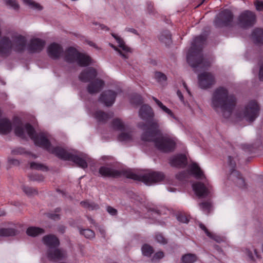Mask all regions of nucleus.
<instances>
[{
	"label": "nucleus",
	"instance_id": "1",
	"mask_svg": "<svg viewBox=\"0 0 263 263\" xmlns=\"http://www.w3.org/2000/svg\"><path fill=\"white\" fill-rule=\"evenodd\" d=\"M140 117L146 122H140L138 127L144 131L141 139L144 141H153L155 146L163 152L174 151L176 143L174 140L167 136H163L159 129L157 120L154 119V113L152 107L147 104L141 106L139 112Z\"/></svg>",
	"mask_w": 263,
	"mask_h": 263
},
{
	"label": "nucleus",
	"instance_id": "2",
	"mask_svg": "<svg viewBox=\"0 0 263 263\" xmlns=\"http://www.w3.org/2000/svg\"><path fill=\"white\" fill-rule=\"evenodd\" d=\"M99 173L103 177L118 178L123 176L147 185L162 181L165 178L164 174L160 172L148 171L143 174H136L130 170L118 171L105 166L100 167Z\"/></svg>",
	"mask_w": 263,
	"mask_h": 263
},
{
	"label": "nucleus",
	"instance_id": "3",
	"mask_svg": "<svg viewBox=\"0 0 263 263\" xmlns=\"http://www.w3.org/2000/svg\"><path fill=\"white\" fill-rule=\"evenodd\" d=\"M14 122L16 124L14 128V133L17 136L24 138L25 137V131L26 130L28 135L33 141L36 145L43 148L57 156L56 152H55L56 151L55 150V148L62 147L60 146H52L50 141L45 133L40 132L38 134L36 133L34 127L30 124L26 123L24 126L22 121L19 118H15Z\"/></svg>",
	"mask_w": 263,
	"mask_h": 263
},
{
	"label": "nucleus",
	"instance_id": "4",
	"mask_svg": "<svg viewBox=\"0 0 263 263\" xmlns=\"http://www.w3.org/2000/svg\"><path fill=\"white\" fill-rule=\"evenodd\" d=\"M236 104L235 97L229 95L226 88L219 87L214 91L212 99V107L216 111H220L224 118L230 117Z\"/></svg>",
	"mask_w": 263,
	"mask_h": 263
},
{
	"label": "nucleus",
	"instance_id": "5",
	"mask_svg": "<svg viewBox=\"0 0 263 263\" xmlns=\"http://www.w3.org/2000/svg\"><path fill=\"white\" fill-rule=\"evenodd\" d=\"M205 41L206 37L204 35L196 36L187 54V62L194 68L195 71L198 70V69L204 70L211 65L210 61L204 59L202 54V49Z\"/></svg>",
	"mask_w": 263,
	"mask_h": 263
},
{
	"label": "nucleus",
	"instance_id": "6",
	"mask_svg": "<svg viewBox=\"0 0 263 263\" xmlns=\"http://www.w3.org/2000/svg\"><path fill=\"white\" fill-rule=\"evenodd\" d=\"M11 40L8 36H3L0 40V56L8 57L12 50L17 53L23 52L27 45L25 36L18 33H13Z\"/></svg>",
	"mask_w": 263,
	"mask_h": 263
},
{
	"label": "nucleus",
	"instance_id": "7",
	"mask_svg": "<svg viewBox=\"0 0 263 263\" xmlns=\"http://www.w3.org/2000/svg\"><path fill=\"white\" fill-rule=\"evenodd\" d=\"M55 150L56 151L55 152H56L57 157L59 158L64 160L71 161L77 166L83 168L87 167V163L84 158L69 153L63 148H57Z\"/></svg>",
	"mask_w": 263,
	"mask_h": 263
},
{
	"label": "nucleus",
	"instance_id": "8",
	"mask_svg": "<svg viewBox=\"0 0 263 263\" xmlns=\"http://www.w3.org/2000/svg\"><path fill=\"white\" fill-rule=\"evenodd\" d=\"M256 22V16L255 13L250 10H245L238 15L236 23L239 27L247 29L253 27Z\"/></svg>",
	"mask_w": 263,
	"mask_h": 263
},
{
	"label": "nucleus",
	"instance_id": "9",
	"mask_svg": "<svg viewBox=\"0 0 263 263\" xmlns=\"http://www.w3.org/2000/svg\"><path fill=\"white\" fill-rule=\"evenodd\" d=\"M260 109L258 102L255 100H251L245 106L241 116L247 121L252 122L258 117Z\"/></svg>",
	"mask_w": 263,
	"mask_h": 263
},
{
	"label": "nucleus",
	"instance_id": "10",
	"mask_svg": "<svg viewBox=\"0 0 263 263\" xmlns=\"http://www.w3.org/2000/svg\"><path fill=\"white\" fill-rule=\"evenodd\" d=\"M234 15L232 12L226 9L221 11L214 20V25L216 27H230L232 25Z\"/></svg>",
	"mask_w": 263,
	"mask_h": 263
},
{
	"label": "nucleus",
	"instance_id": "11",
	"mask_svg": "<svg viewBox=\"0 0 263 263\" xmlns=\"http://www.w3.org/2000/svg\"><path fill=\"white\" fill-rule=\"evenodd\" d=\"M228 163L231 167V173L229 176V179L234 181L239 187H245L246 184L245 179L240 173L235 170L236 164L232 156H229Z\"/></svg>",
	"mask_w": 263,
	"mask_h": 263
},
{
	"label": "nucleus",
	"instance_id": "12",
	"mask_svg": "<svg viewBox=\"0 0 263 263\" xmlns=\"http://www.w3.org/2000/svg\"><path fill=\"white\" fill-rule=\"evenodd\" d=\"M199 86L202 89L211 87L215 83L214 75L211 72H203L198 76Z\"/></svg>",
	"mask_w": 263,
	"mask_h": 263
},
{
	"label": "nucleus",
	"instance_id": "13",
	"mask_svg": "<svg viewBox=\"0 0 263 263\" xmlns=\"http://www.w3.org/2000/svg\"><path fill=\"white\" fill-rule=\"evenodd\" d=\"M45 45V42L39 38H34L30 40L27 46V50L29 53H38L41 52Z\"/></svg>",
	"mask_w": 263,
	"mask_h": 263
},
{
	"label": "nucleus",
	"instance_id": "14",
	"mask_svg": "<svg viewBox=\"0 0 263 263\" xmlns=\"http://www.w3.org/2000/svg\"><path fill=\"white\" fill-rule=\"evenodd\" d=\"M117 97L116 92L108 90L103 92L100 97L99 100L106 106H111L115 102Z\"/></svg>",
	"mask_w": 263,
	"mask_h": 263
},
{
	"label": "nucleus",
	"instance_id": "15",
	"mask_svg": "<svg viewBox=\"0 0 263 263\" xmlns=\"http://www.w3.org/2000/svg\"><path fill=\"white\" fill-rule=\"evenodd\" d=\"M193 189L196 195L199 198L209 196L210 194V186H206L204 183L198 182L192 185Z\"/></svg>",
	"mask_w": 263,
	"mask_h": 263
},
{
	"label": "nucleus",
	"instance_id": "16",
	"mask_svg": "<svg viewBox=\"0 0 263 263\" xmlns=\"http://www.w3.org/2000/svg\"><path fill=\"white\" fill-rule=\"evenodd\" d=\"M97 75V70L93 67H88L83 70L79 75V79L83 82H88L93 80Z\"/></svg>",
	"mask_w": 263,
	"mask_h": 263
},
{
	"label": "nucleus",
	"instance_id": "17",
	"mask_svg": "<svg viewBox=\"0 0 263 263\" xmlns=\"http://www.w3.org/2000/svg\"><path fill=\"white\" fill-rule=\"evenodd\" d=\"M112 36L115 38L118 43L119 47L125 53H122V52L119 50L115 46L111 44L110 46L116 51H118L120 54L124 58L127 59V53L128 52H130V49L125 44L123 41V40L120 37L118 36L117 34L112 33Z\"/></svg>",
	"mask_w": 263,
	"mask_h": 263
},
{
	"label": "nucleus",
	"instance_id": "18",
	"mask_svg": "<svg viewBox=\"0 0 263 263\" xmlns=\"http://www.w3.org/2000/svg\"><path fill=\"white\" fill-rule=\"evenodd\" d=\"M63 52L62 47L55 43H51L47 48L49 56L53 59H58Z\"/></svg>",
	"mask_w": 263,
	"mask_h": 263
},
{
	"label": "nucleus",
	"instance_id": "19",
	"mask_svg": "<svg viewBox=\"0 0 263 263\" xmlns=\"http://www.w3.org/2000/svg\"><path fill=\"white\" fill-rule=\"evenodd\" d=\"M171 166L176 167H184L187 164V158L183 154H178L170 159Z\"/></svg>",
	"mask_w": 263,
	"mask_h": 263
},
{
	"label": "nucleus",
	"instance_id": "20",
	"mask_svg": "<svg viewBox=\"0 0 263 263\" xmlns=\"http://www.w3.org/2000/svg\"><path fill=\"white\" fill-rule=\"evenodd\" d=\"M104 85V82L102 80L97 79L91 82L87 86L88 92L90 94L99 92Z\"/></svg>",
	"mask_w": 263,
	"mask_h": 263
},
{
	"label": "nucleus",
	"instance_id": "21",
	"mask_svg": "<svg viewBox=\"0 0 263 263\" xmlns=\"http://www.w3.org/2000/svg\"><path fill=\"white\" fill-rule=\"evenodd\" d=\"M79 53L75 48L70 47L65 52L64 59L68 63H73L76 62Z\"/></svg>",
	"mask_w": 263,
	"mask_h": 263
},
{
	"label": "nucleus",
	"instance_id": "22",
	"mask_svg": "<svg viewBox=\"0 0 263 263\" xmlns=\"http://www.w3.org/2000/svg\"><path fill=\"white\" fill-rule=\"evenodd\" d=\"M43 241L49 249L55 248L60 245V241L57 237L53 235H47L43 237Z\"/></svg>",
	"mask_w": 263,
	"mask_h": 263
},
{
	"label": "nucleus",
	"instance_id": "23",
	"mask_svg": "<svg viewBox=\"0 0 263 263\" xmlns=\"http://www.w3.org/2000/svg\"><path fill=\"white\" fill-rule=\"evenodd\" d=\"M49 249L47 252V256L50 260H62L64 257V252L59 249Z\"/></svg>",
	"mask_w": 263,
	"mask_h": 263
},
{
	"label": "nucleus",
	"instance_id": "24",
	"mask_svg": "<svg viewBox=\"0 0 263 263\" xmlns=\"http://www.w3.org/2000/svg\"><path fill=\"white\" fill-rule=\"evenodd\" d=\"M189 171L190 174L197 179H203L205 178L203 172L196 163H193L190 165Z\"/></svg>",
	"mask_w": 263,
	"mask_h": 263
},
{
	"label": "nucleus",
	"instance_id": "25",
	"mask_svg": "<svg viewBox=\"0 0 263 263\" xmlns=\"http://www.w3.org/2000/svg\"><path fill=\"white\" fill-rule=\"evenodd\" d=\"M95 118L99 122L105 123L113 117V113H107L102 110H97L93 114Z\"/></svg>",
	"mask_w": 263,
	"mask_h": 263
},
{
	"label": "nucleus",
	"instance_id": "26",
	"mask_svg": "<svg viewBox=\"0 0 263 263\" xmlns=\"http://www.w3.org/2000/svg\"><path fill=\"white\" fill-rule=\"evenodd\" d=\"M12 129L11 121L7 118H3L0 120V134L6 135L9 133Z\"/></svg>",
	"mask_w": 263,
	"mask_h": 263
},
{
	"label": "nucleus",
	"instance_id": "27",
	"mask_svg": "<svg viewBox=\"0 0 263 263\" xmlns=\"http://www.w3.org/2000/svg\"><path fill=\"white\" fill-rule=\"evenodd\" d=\"M251 36L255 44H263V29L259 28H255L252 31Z\"/></svg>",
	"mask_w": 263,
	"mask_h": 263
},
{
	"label": "nucleus",
	"instance_id": "28",
	"mask_svg": "<svg viewBox=\"0 0 263 263\" xmlns=\"http://www.w3.org/2000/svg\"><path fill=\"white\" fill-rule=\"evenodd\" d=\"M76 62L81 67H86L91 63V59L89 56L80 52Z\"/></svg>",
	"mask_w": 263,
	"mask_h": 263
},
{
	"label": "nucleus",
	"instance_id": "29",
	"mask_svg": "<svg viewBox=\"0 0 263 263\" xmlns=\"http://www.w3.org/2000/svg\"><path fill=\"white\" fill-rule=\"evenodd\" d=\"M44 232L45 230L43 229L36 227H30L26 230V234L31 237L37 236Z\"/></svg>",
	"mask_w": 263,
	"mask_h": 263
},
{
	"label": "nucleus",
	"instance_id": "30",
	"mask_svg": "<svg viewBox=\"0 0 263 263\" xmlns=\"http://www.w3.org/2000/svg\"><path fill=\"white\" fill-rule=\"evenodd\" d=\"M159 40L166 45H169L172 43V35L168 30H164L159 36Z\"/></svg>",
	"mask_w": 263,
	"mask_h": 263
},
{
	"label": "nucleus",
	"instance_id": "31",
	"mask_svg": "<svg viewBox=\"0 0 263 263\" xmlns=\"http://www.w3.org/2000/svg\"><path fill=\"white\" fill-rule=\"evenodd\" d=\"M153 100L155 102V103L157 104V105L166 114H167L170 117L176 119V117L173 114V112L171 110H170L169 108H168L167 107H166L165 105L163 104V103L160 101L158 99L156 98L153 97Z\"/></svg>",
	"mask_w": 263,
	"mask_h": 263
},
{
	"label": "nucleus",
	"instance_id": "32",
	"mask_svg": "<svg viewBox=\"0 0 263 263\" xmlns=\"http://www.w3.org/2000/svg\"><path fill=\"white\" fill-rule=\"evenodd\" d=\"M111 126L114 129L119 131L125 130V126L122 121L118 118L114 119L111 122Z\"/></svg>",
	"mask_w": 263,
	"mask_h": 263
},
{
	"label": "nucleus",
	"instance_id": "33",
	"mask_svg": "<svg viewBox=\"0 0 263 263\" xmlns=\"http://www.w3.org/2000/svg\"><path fill=\"white\" fill-rule=\"evenodd\" d=\"M17 234V231L13 228H2L0 229V236H13Z\"/></svg>",
	"mask_w": 263,
	"mask_h": 263
},
{
	"label": "nucleus",
	"instance_id": "34",
	"mask_svg": "<svg viewBox=\"0 0 263 263\" xmlns=\"http://www.w3.org/2000/svg\"><path fill=\"white\" fill-rule=\"evenodd\" d=\"M181 259L183 263H194L197 260V257L194 254L187 253L183 255Z\"/></svg>",
	"mask_w": 263,
	"mask_h": 263
},
{
	"label": "nucleus",
	"instance_id": "35",
	"mask_svg": "<svg viewBox=\"0 0 263 263\" xmlns=\"http://www.w3.org/2000/svg\"><path fill=\"white\" fill-rule=\"evenodd\" d=\"M25 194L28 196H32L37 195V190L35 189L28 186H23L22 188Z\"/></svg>",
	"mask_w": 263,
	"mask_h": 263
},
{
	"label": "nucleus",
	"instance_id": "36",
	"mask_svg": "<svg viewBox=\"0 0 263 263\" xmlns=\"http://www.w3.org/2000/svg\"><path fill=\"white\" fill-rule=\"evenodd\" d=\"M130 102L132 104L139 105L142 104L143 100L141 95L135 93L131 96Z\"/></svg>",
	"mask_w": 263,
	"mask_h": 263
},
{
	"label": "nucleus",
	"instance_id": "37",
	"mask_svg": "<svg viewBox=\"0 0 263 263\" xmlns=\"http://www.w3.org/2000/svg\"><path fill=\"white\" fill-rule=\"evenodd\" d=\"M141 250H142L143 254L144 256H146L147 257L151 256V255L154 252V250H153V247L147 244L144 245L142 246Z\"/></svg>",
	"mask_w": 263,
	"mask_h": 263
},
{
	"label": "nucleus",
	"instance_id": "38",
	"mask_svg": "<svg viewBox=\"0 0 263 263\" xmlns=\"http://www.w3.org/2000/svg\"><path fill=\"white\" fill-rule=\"evenodd\" d=\"M80 204L82 206L91 210L97 209L99 208V205L92 202L83 201L81 202Z\"/></svg>",
	"mask_w": 263,
	"mask_h": 263
},
{
	"label": "nucleus",
	"instance_id": "39",
	"mask_svg": "<svg viewBox=\"0 0 263 263\" xmlns=\"http://www.w3.org/2000/svg\"><path fill=\"white\" fill-rule=\"evenodd\" d=\"M30 168L33 170L47 171L48 167L43 164L32 162L30 163Z\"/></svg>",
	"mask_w": 263,
	"mask_h": 263
},
{
	"label": "nucleus",
	"instance_id": "40",
	"mask_svg": "<svg viewBox=\"0 0 263 263\" xmlns=\"http://www.w3.org/2000/svg\"><path fill=\"white\" fill-rule=\"evenodd\" d=\"M199 206L203 211L209 214L212 207V204L210 201H207L199 203Z\"/></svg>",
	"mask_w": 263,
	"mask_h": 263
},
{
	"label": "nucleus",
	"instance_id": "41",
	"mask_svg": "<svg viewBox=\"0 0 263 263\" xmlns=\"http://www.w3.org/2000/svg\"><path fill=\"white\" fill-rule=\"evenodd\" d=\"M81 235H84L86 238L91 239L95 237V234L93 231L90 229H83L80 231Z\"/></svg>",
	"mask_w": 263,
	"mask_h": 263
},
{
	"label": "nucleus",
	"instance_id": "42",
	"mask_svg": "<svg viewBox=\"0 0 263 263\" xmlns=\"http://www.w3.org/2000/svg\"><path fill=\"white\" fill-rule=\"evenodd\" d=\"M177 219L180 222L187 223L189 221L190 217L184 213L180 212L177 215Z\"/></svg>",
	"mask_w": 263,
	"mask_h": 263
},
{
	"label": "nucleus",
	"instance_id": "43",
	"mask_svg": "<svg viewBox=\"0 0 263 263\" xmlns=\"http://www.w3.org/2000/svg\"><path fill=\"white\" fill-rule=\"evenodd\" d=\"M118 140L120 141H128L132 140V135L129 133L122 132L118 136Z\"/></svg>",
	"mask_w": 263,
	"mask_h": 263
},
{
	"label": "nucleus",
	"instance_id": "44",
	"mask_svg": "<svg viewBox=\"0 0 263 263\" xmlns=\"http://www.w3.org/2000/svg\"><path fill=\"white\" fill-rule=\"evenodd\" d=\"M23 1L26 4L28 5L32 8L40 10L42 9V7L39 4L32 0H23Z\"/></svg>",
	"mask_w": 263,
	"mask_h": 263
},
{
	"label": "nucleus",
	"instance_id": "45",
	"mask_svg": "<svg viewBox=\"0 0 263 263\" xmlns=\"http://www.w3.org/2000/svg\"><path fill=\"white\" fill-rule=\"evenodd\" d=\"M258 65L259 66L258 78L260 81L263 82V56L260 58Z\"/></svg>",
	"mask_w": 263,
	"mask_h": 263
},
{
	"label": "nucleus",
	"instance_id": "46",
	"mask_svg": "<svg viewBox=\"0 0 263 263\" xmlns=\"http://www.w3.org/2000/svg\"><path fill=\"white\" fill-rule=\"evenodd\" d=\"M253 252H252L251 250H250L249 249H247L246 250V253L247 254V255L248 256V257L250 258V259L253 260H254V257L255 256L257 257V258H259L260 257V255L258 253L257 250L256 249H253Z\"/></svg>",
	"mask_w": 263,
	"mask_h": 263
},
{
	"label": "nucleus",
	"instance_id": "47",
	"mask_svg": "<svg viewBox=\"0 0 263 263\" xmlns=\"http://www.w3.org/2000/svg\"><path fill=\"white\" fill-rule=\"evenodd\" d=\"M7 5L11 7L13 9L17 10L19 9L20 6L16 0H5Z\"/></svg>",
	"mask_w": 263,
	"mask_h": 263
},
{
	"label": "nucleus",
	"instance_id": "48",
	"mask_svg": "<svg viewBox=\"0 0 263 263\" xmlns=\"http://www.w3.org/2000/svg\"><path fill=\"white\" fill-rule=\"evenodd\" d=\"M29 179L32 181H36L41 182L44 180V177L43 175L39 174H32L29 176Z\"/></svg>",
	"mask_w": 263,
	"mask_h": 263
},
{
	"label": "nucleus",
	"instance_id": "49",
	"mask_svg": "<svg viewBox=\"0 0 263 263\" xmlns=\"http://www.w3.org/2000/svg\"><path fill=\"white\" fill-rule=\"evenodd\" d=\"M61 211V209L60 208H57L55 209V213H59ZM47 216L51 219H53V220H59L60 219V216L59 214H57V213H48L47 214Z\"/></svg>",
	"mask_w": 263,
	"mask_h": 263
},
{
	"label": "nucleus",
	"instance_id": "50",
	"mask_svg": "<svg viewBox=\"0 0 263 263\" xmlns=\"http://www.w3.org/2000/svg\"><path fill=\"white\" fill-rule=\"evenodd\" d=\"M155 77L158 82H163L166 80V76L161 72H156Z\"/></svg>",
	"mask_w": 263,
	"mask_h": 263
},
{
	"label": "nucleus",
	"instance_id": "51",
	"mask_svg": "<svg viewBox=\"0 0 263 263\" xmlns=\"http://www.w3.org/2000/svg\"><path fill=\"white\" fill-rule=\"evenodd\" d=\"M242 149L245 152L253 153L254 152L255 147L252 144H243L241 145Z\"/></svg>",
	"mask_w": 263,
	"mask_h": 263
},
{
	"label": "nucleus",
	"instance_id": "52",
	"mask_svg": "<svg viewBox=\"0 0 263 263\" xmlns=\"http://www.w3.org/2000/svg\"><path fill=\"white\" fill-rule=\"evenodd\" d=\"M155 239L157 241V242L162 244H165L167 242L166 239L160 233H158L156 234Z\"/></svg>",
	"mask_w": 263,
	"mask_h": 263
},
{
	"label": "nucleus",
	"instance_id": "53",
	"mask_svg": "<svg viewBox=\"0 0 263 263\" xmlns=\"http://www.w3.org/2000/svg\"><path fill=\"white\" fill-rule=\"evenodd\" d=\"M147 10L149 14H155V9L154 8V4L152 2H148L147 3Z\"/></svg>",
	"mask_w": 263,
	"mask_h": 263
},
{
	"label": "nucleus",
	"instance_id": "54",
	"mask_svg": "<svg viewBox=\"0 0 263 263\" xmlns=\"http://www.w3.org/2000/svg\"><path fill=\"white\" fill-rule=\"evenodd\" d=\"M25 153L24 148L22 147H18L12 150L11 153L13 155L23 154Z\"/></svg>",
	"mask_w": 263,
	"mask_h": 263
},
{
	"label": "nucleus",
	"instance_id": "55",
	"mask_svg": "<svg viewBox=\"0 0 263 263\" xmlns=\"http://www.w3.org/2000/svg\"><path fill=\"white\" fill-rule=\"evenodd\" d=\"M186 176V173L184 171H182L176 174V177L179 180H183L185 179Z\"/></svg>",
	"mask_w": 263,
	"mask_h": 263
},
{
	"label": "nucleus",
	"instance_id": "56",
	"mask_svg": "<svg viewBox=\"0 0 263 263\" xmlns=\"http://www.w3.org/2000/svg\"><path fill=\"white\" fill-rule=\"evenodd\" d=\"M255 5L256 7V9L258 11H262L263 10V2L256 1L255 2Z\"/></svg>",
	"mask_w": 263,
	"mask_h": 263
},
{
	"label": "nucleus",
	"instance_id": "57",
	"mask_svg": "<svg viewBox=\"0 0 263 263\" xmlns=\"http://www.w3.org/2000/svg\"><path fill=\"white\" fill-rule=\"evenodd\" d=\"M164 257V253L162 251H159L156 252L153 258V260L159 259Z\"/></svg>",
	"mask_w": 263,
	"mask_h": 263
},
{
	"label": "nucleus",
	"instance_id": "58",
	"mask_svg": "<svg viewBox=\"0 0 263 263\" xmlns=\"http://www.w3.org/2000/svg\"><path fill=\"white\" fill-rule=\"evenodd\" d=\"M199 227L202 230H203L204 231V232L205 233V234H206V235L208 236H209V237H211V238L212 237V234L209 231L208 229L206 228V227L203 224H202V223L200 224Z\"/></svg>",
	"mask_w": 263,
	"mask_h": 263
},
{
	"label": "nucleus",
	"instance_id": "59",
	"mask_svg": "<svg viewBox=\"0 0 263 263\" xmlns=\"http://www.w3.org/2000/svg\"><path fill=\"white\" fill-rule=\"evenodd\" d=\"M107 212L111 215H116L117 214V211L116 209L113 208L110 206H108L107 208Z\"/></svg>",
	"mask_w": 263,
	"mask_h": 263
},
{
	"label": "nucleus",
	"instance_id": "60",
	"mask_svg": "<svg viewBox=\"0 0 263 263\" xmlns=\"http://www.w3.org/2000/svg\"><path fill=\"white\" fill-rule=\"evenodd\" d=\"M8 162L10 164H13L14 165H18L19 164V161L14 159H9Z\"/></svg>",
	"mask_w": 263,
	"mask_h": 263
},
{
	"label": "nucleus",
	"instance_id": "61",
	"mask_svg": "<svg viewBox=\"0 0 263 263\" xmlns=\"http://www.w3.org/2000/svg\"><path fill=\"white\" fill-rule=\"evenodd\" d=\"M177 94L178 97L180 99V101L182 102H184V97H183V96L181 92L178 90L177 92Z\"/></svg>",
	"mask_w": 263,
	"mask_h": 263
},
{
	"label": "nucleus",
	"instance_id": "62",
	"mask_svg": "<svg viewBox=\"0 0 263 263\" xmlns=\"http://www.w3.org/2000/svg\"><path fill=\"white\" fill-rule=\"evenodd\" d=\"M125 30L127 31H128V32H132L135 34H137L138 33H137V31L134 29V28H126L125 29Z\"/></svg>",
	"mask_w": 263,
	"mask_h": 263
},
{
	"label": "nucleus",
	"instance_id": "63",
	"mask_svg": "<svg viewBox=\"0 0 263 263\" xmlns=\"http://www.w3.org/2000/svg\"><path fill=\"white\" fill-rule=\"evenodd\" d=\"M183 85L184 88L186 89V91L187 92L188 94L190 96H191V91L189 89V88H188V87L187 86V85L186 84V83L184 81L183 82Z\"/></svg>",
	"mask_w": 263,
	"mask_h": 263
},
{
	"label": "nucleus",
	"instance_id": "64",
	"mask_svg": "<svg viewBox=\"0 0 263 263\" xmlns=\"http://www.w3.org/2000/svg\"><path fill=\"white\" fill-rule=\"evenodd\" d=\"M58 231L61 233H64L65 231V227L64 226H60L58 229Z\"/></svg>",
	"mask_w": 263,
	"mask_h": 263
}]
</instances>
